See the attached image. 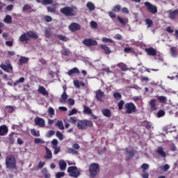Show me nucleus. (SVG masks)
<instances>
[{
  "instance_id": "nucleus-2",
  "label": "nucleus",
  "mask_w": 178,
  "mask_h": 178,
  "mask_svg": "<svg viewBox=\"0 0 178 178\" xmlns=\"http://www.w3.org/2000/svg\"><path fill=\"white\" fill-rule=\"evenodd\" d=\"M92 121L88 120H81L77 122L76 127L79 130H86L88 127H92Z\"/></svg>"
},
{
  "instance_id": "nucleus-17",
  "label": "nucleus",
  "mask_w": 178,
  "mask_h": 178,
  "mask_svg": "<svg viewBox=\"0 0 178 178\" xmlns=\"http://www.w3.org/2000/svg\"><path fill=\"white\" fill-rule=\"evenodd\" d=\"M68 97L69 96L67 95V93H66V89H64V91L61 95V97L60 99V102L61 104H66V100L67 99Z\"/></svg>"
},
{
  "instance_id": "nucleus-7",
  "label": "nucleus",
  "mask_w": 178,
  "mask_h": 178,
  "mask_svg": "<svg viewBox=\"0 0 178 178\" xmlns=\"http://www.w3.org/2000/svg\"><path fill=\"white\" fill-rule=\"evenodd\" d=\"M60 13L65 15V16H76L74 12L73 8L70 6H65L60 9Z\"/></svg>"
},
{
  "instance_id": "nucleus-1",
  "label": "nucleus",
  "mask_w": 178,
  "mask_h": 178,
  "mask_svg": "<svg viewBox=\"0 0 178 178\" xmlns=\"http://www.w3.org/2000/svg\"><path fill=\"white\" fill-rule=\"evenodd\" d=\"M30 38L38 40V35H37V33L35 31H29L28 32L22 34L19 36V40L20 42H26V44H28L29 41H30Z\"/></svg>"
},
{
  "instance_id": "nucleus-38",
  "label": "nucleus",
  "mask_w": 178,
  "mask_h": 178,
  "mask_svg": "<svg viewBox=\"0 0 178 178\" xmlns=\"http://www.w3.org/2000/svg\"><path fill=\"white\" fill-rule=\"evenodd\" d=\"M102 41L103 42H107V43H108V44H114V43H115V41H113V40L109 39V38H103L102 39Z\"/></svg>"
},
{
  "instance_id": "nucleus-43",
  "label": "nucleus",
  "mask_w": 178,
  "mask_h": 178,
  "mask_svg": "<svg viewBox=\"0 0 178 178\" xmlns=\"http://www.w3.org/2000/svg\"><path fill=\"white\" fill-rule=\"evenodd\" d=\"M61 54L64 56H69V55H70V51H69V50H67V49H64L61 51Z\"/></svg>"
},
{
  "instance_id": "nucleus-45",
  "label": "nucleus",
  "mask_w": 178,
  "mask_h": 178,
  "mask_svg": "<svg viewBox=\"0 0 178 178\" xmlns=\"http://www.w3.org/2000/svg\"><path fill=\"white\" fill-rule=\"evenodd\" d=\"M113 97L115 98V99H122V94L115 92L113 93Z\"/></svg>"
},
{
  "instance_id": "nucleus-48",
  "label": "nucleus",
  "mask_w": 178,
  "mask_h": 178,
  "mask_svg": "<svg viewBox=\"0 0 178 178\" xmlns=\"http://www.w3.org/2000/svg\"><path fill=\"white\" fill-rule=\"evenodd\" d=\"M123 105H124V101L120 100L118 103V109L119 111H122L123 109Z\"/></svg>"
},
{
  "instance_id": "nucleus-56",
  "label": "nucleus",
  "mask_w": 178,
  "mask_h": 178,
  "mask_svg": "<svg viewBox=\"0 0 178 178\" xmlns=\"http://www.w3.org/2000/svg\"><path fill=\"white\" fill-rule=\"evenodd\" d=\"M35 144H44V140L41 138H36L34 140Z\"/></svg>"
},
{
  "instance_id": "nucleus-36",
  "label": "nucleus",
  "mask_w": 178,
  "mask_h": 178,
  "mask_svg": "<svg viewBox=\"0 0 178 178\" xmlns=\"http://www.w3.org/2000/svg\"><path fill=\"white\" fill-rule=\"evenodd\" d=\"M77 117H70L68 120V122L72 123V124H76V123H77Z\"/></svg>"
},
{
  "instance_id": "nucleus-52",
  "label": "nucleus",
  "mask_w": 178,
  "mask_h": 178,
  "mask_svg": "<svg viewBox=\"0 0 178 178\" xmlns=\"http://www.w3.org/2000/svg\"><path fill=\"white\" fill-rule=\"evenodd\" d=\"M162 116H165V111L160 110L157 113V118H162Z\"/></svg>"
},
{
  "instance_id": "nucleus-20",
  "label": "nucleus",
  "mask_w": 178,
  "mask_h": 178,
  "mask_svg": "<svg viewBox=\"0 0 178 178\" xmlns=\"http://www.w3.org/2000/svg\"><path fill=\"white\" fill-rule=\"evenodd\" d=\"M151 111H156V99H152L149 102Z\"/></svg>"
},
{
  "instance_id": "nucleus-28",
  "label": "nucleus",
  "mask_w": 178,
  "mask_h": 178,
  "mask_svg": "<svg viewBox=\"0 0 178 178\" xmlns=\"http://www.w3.org/2000/svg\"><path fill=\"white\" fill-rule=\"evenodd\" d=\"M46 149V155L44 156L45 159H51L52 158V152L51 149H48V147H45Z\"/></svg>"
},
{
  "instance_id": "nucleus-27",
  "label": "nucleus",
  "mask_w": 178,
  "mask_h": 178,
  "mask_svg": "<svg viewBox=\"0 0 178 178\" xmlns=\"http://www.w3.org/2000/svg\"><path fill=\"white\" fill-rule=\"evenodd\" d=\"M86 8H88V9L89 10H90L91 12L95 10V4H94V3L91 2V1H88L86 3Z\"/></svg>"
},
{
  "instance_id": "nucleus-57",
  "label": "nucleus",
  "mask_w": 178,
  "mask_h": 178,
  "mask_svg": "<svg viewBox=\"0 0 178 178\" xmlns=\"http://www.w3.org/2000/svg\"><path fill=\"white\" fill-rule=\"evenodd\" d=\"M48 12H51V13H55L56 12V8L55 7H47Z\"/></svg>"
},
{
  "instance_id": "nucleus-13",
  "label": "nucleus",
  "mask_w": 178,
  "mask_h": 178,
  "mask_svg": "<svg viewBox=\"0 0 178 178\" xmlns=\"http://www.w3.org/2000/svg\"><path fill=\"white\" fill-rule=\"evenodd\" d=\"M81 26H80V24H79L78 23H76V22H72L69 26V29L72 33H74V31H79V30H81Z\"/></svg>"
},
{
  "instance_id": "nucleus-30",
  "label": "nucleus",
  "mask_w": 178,
  "mask_h": 178,
  "mask_svg": "<svg viewBox=\"0 0 178 178\" xmlns=\"http://www.w3.org/2000/svg\"><path fill=\"white\" fill-rule=\"evenodd\" d=\"M157 153L159 154L163 158H165V156H166V153L165 152V151H163V147H159L157 148Z\"/></svg>"
},
{
  "instance_id": "nucleus-4",
  "label": "nucleus",
  "mask_w": 178,
  "mask_h": 178,
  "mask_svg": "<svg viewBox=\"0 0 178 178\" xmlns=\"http://www.w3.org/2000/svg\"><path fill=\"white\" fill-rule=\"evenodd\" d=\"M124 109L128 115H131V113H136L137 112V107H136V104L133 102L126 103L124 106Z\"/></svg>"
},
{
  "instance_id": "nucleus-6",
  "label": "nucleus",
  "mask_w": 178,
  "mask_h": 178,
  "mask_svg": "<svg viewBox=\"0 0 178 178\" xmlns=\"http://www.w3.org/2000/svg\"><path fill=\"white\" fill-rule=\"evenodd\" d=\"M70 177L77 178L81 175L76 166H70L67 170Z\"/></svg>"
},
{
  "instance_id": "nucleus-3",
  "label": "nucleus",
  "mask_w": 178,
  "mask_h": 178,
  "mask_svg": "<svg viewBox=\"0 0 178 178\" xmlns=\"http://www.w3.org/2000/svg\"><path fill=\"white\" fill-rule=\"evenodd\" d=\"M6 166L8 169H16V157L15 155L10 154L6 157Z\"/></svg>"
},
{
  "instance_id": "nucleus-49",
  "label": "nucleus",
  "mask_w": 178,
  "mask_h": 178,
  "mask_svg": "<svg viewBox=\"0 0 178 178\" xmlns=\"http://www.w3.org/2000/svg\"><path fill=\"white\" fill-rule=\"evenodd\" d=\"M120 9H122V6L116 5L113 8V12H120Z\"/></svg>"
},
{
  "instance_id": "nucleus-8",
  "label": "nucleus",
  "mask_w": 178,
  "mask_h": 178,
  "mask_svg": "<svg viewBox=\"0 0 178 178\" xmlns=\"http://www.w3.org/2000/svg\"><path fill=\"white\" fill-rule=\"evenodd\" d=\"M144 5L146 6L147 10L149 12V13H152V15L158 13V8L156 6H154L149 1H145Z\"/></svg>"
},
{
  "instance_id": "nucleus-12",
  "label": "nucleus",
  "mask_w": 178,
  "mask_h": 178,
  "mask_svg": "<svg viewBox=\"0 0 178 178\" xmlns=\"http://www.w3.org/2000/svg\"><path fill=\"white\" fill-rule=\"evenodd\" d=\"M34 123L35 126H38L39 127H45V120L40 117L35 118Z\"/></svg>"
},
{
  "instance_id": "nucleus-22",
  "label": "nucleus",
  "mask_w": 178,
  "mask_h": 178,
  "mask_svg": "<svg viewBox=\"0 0 178 178\" xmlns=\"http://www.w3.org/2000/svg\"><path fill=\"white\" fill-rule=\"evenodd\" d=\"M117 19L119 22V23H120V24H122V26H126L127 24V23H129V19L127 18H122L120 16H118Z\"/></svg>"
},
{
  "instance_id": "nucleus-46",
  "label": "nucleus",
  "mask_w": 178,
  "mask_h": 178,
  "mask_svg": "<svg viewBox=\"0 0 178 178\" xmlns=\"http://www.w3.org/2000/svg\"><path fill=\"white\" fill-rule=\"evenodd\" d=\"M52 136H55V131L52 130L48 131V132L47 133L46 137L49 138L50 137H52Z\"/></svg>"
},
{
  "instance_id": "nucleus-54",
  "label": "nucleus",
  "mask_w": 178,
  "mask_h": 178,
  "mask_svg": "<svg viewBox=\"0 0 178 178\" xmlns=\"http://www.w3.org/2000/svg\"><path fill=\"white\" fill-rule=\"evenodd\" d=\"M65 177V172H58L56 175V178H60Z\"/></svg>"
},
{
  "instance_id": "nucleus-5",
  "label": "nucleus",
  "mask_w": 178,
  "mask_h": 178,
  "mask_svg": "<svg viewBox=\"0 0 178 178\" xmlns=\"http://www.w3.org/2000/svg\"><path fill=\"white\" fill-rule=\"evenodd\" d=\"M89 172L90 177L94 178L95 176L99 173V164L97 163H93L89 166Z\"/></svg>"
},
{
  "instance_id": "nucleus-21",
  "label": "nucleus",
  "mask_w": 178,
  "mask_h": 178,
  "mask_svg": "<svg viewBox=\"0 0 178 178\" xmlns=\"http://www.w3.org/2000/svg\"><path fill=\"white\" fill-rule=\"evenodd\" d=\"M58 165H59V168L61 170H66L67 164L66 163V161H65V160H60L58 161Z\"/></svg>"
},
{
  "instance_id": "nucleus-23",
  "label": "nucleus",
  "mask_w": 178,
  "mask_h": 178,
  "mask_svg": "<svg viewBox=\"0 0 178 178\" xmlns=\"http://www.w3.org/2000/svg\"><path fill=\"white\" fill-rule=\"evenodd\" d=\"M79 73H80V70H79V68H77L76 67L72 68V70H70L67 72L68 76H73V74H79Z\"/></svg>"
},
{
  "instance_id": "nucleus-42",
  "label": "nucleus",
  "mask_w": 178,
  "mask_h": 178,
  "mask_svg": "<svg viewBox=\"0 0 178 178\" xmlns=\"http://www.w3.org/2000/svg\"><path fill=\"white\" fill-rule=\"evenodd\" d=\"M44 34L47 38H51V29H46L44 31Z\"/></svg>"
},
{
  "instance_id": "nucleus-60",
  "label": "nucleus",
  "mask_w": 178,
  "mask_h": 178,
  "mask_svg": "<svg viewBox=\"0 0 178 178\" xmlns=\"http://www.w3.org/2000/svg\"><path fill=\"white\" fill-rule=\"evenodd\" d=\"M51 145L53 147V148L54 147H58V140L57 139H53L51 141Z\"/></svg>"
},
{
  "instance_id": "nucleus-55",
  "label": "nucleus",
  "mask_w": 178,
  "mask_h": 178,
  "mask_svg": "<svg viewBox=\"0 0 178 178\" xmlns=\"http://www.w3.org/2000/svg\"><path fill=\"white\" fill-rule=\"evenodd\" d=\"M44 20H45L47 23H50V22H52V17L49 15H45L44 17Z\"/></svg>"
},
{
  "instance_id": "nucleus-16",
  "label": "nucleus",
  "mask_w": 178,
  "mask_h": 178,
  "mask_svg": "<svg viewBox=\"0 0 178 178\" xmlns=\"http://www.w3.org/2000/svg\"><path fill=\"white\" fill-rule=\"evenodd\" d=\"M8 131H9V129L6 125L0 126V136H6Z\"/></svg>"
},
{
  "instance_id": "nucleus-64",
  "label": "nucleus",
  "mask_w": 178,
  "mask_h": 178,
  "mask_svg": "<svg viewBox=\"0 0 178 178\" xmlns=\"http://www.w3.org/2000/svg\"><path fill=\"white\" fill-rule=\"evenodd\" d=\"M143 178H149V174L148 172H144L141 174Z\"/></svg>"
},
{
  "instance_id": "nucleus-32",
  "label": "nucleus",
  "mask_w": 178,
  "mask_h": 178,
  "mask_svg": "<svg viewBox=\"0 0 178 178\" xmlns=\"http://www.w3.org/2000/svg\"><path fill=\"white\" fill-rule=\"evenodd\" d=\"M170 54L172 56H174V57L177 56V49L175 47H170Z\"/></svg>"
},
{
  "instance_id": "nucleus-10",
  "label": "nucleus",
  "mask_w": 178,
  "mask_h": 178,
  "mask_svg": "<svg viewBox=\"0 0 178 178\" xmlns=\"http://www.w3.org/2000/svg\"><path fill=\"white\" fill-rule=\"evenodd\" d=\"M6 63L7 65L1 64L0 65L1 69L4 70V72H6L7 73H9V72H12V70H13V67L12 66V64H10L9 60H7Z\"/></svg>"
},
{
  "instance_id": "nucleus-50",
  "label": "nucleus",
  "mask_w": 178,
  "mask_h": 178,
  "mask_svg": "<svg viewBox=\"0 0 178 178\" xmlns=\"http://www.w3.org/2000/svg\"><path fill=\"white\" fill-rule=\"evenodd\" d=\"M48 113H49V115H51V116H54V115H55V110L54 109V108L49 107Z\"/></svg>"
},
{
  "instance_id": "nucleus-53",
  "label": "nucleus",
  "mask_w": 178,
  "mask_h": 178,
  "mask_svg": "<svg viewBox=\"0 0 178 178\" xmlns=\"http://www.w3.org/2000/svg\"><path fill=\"white\" fill-rule=\"evenodd\" d=\"M141 168L143 169V172H145V170H148L149 168V165L147 164V163H143L141 165Z\"/></svg>"
},
{
  "instance_id": "nucleus-31",
  "label": "nucleus",
  "mask_w": 178,
  "mask_h": 178,
  "mask_svg": "<svg viewBox=\"0 0 178 178\" xmlns=\"http://www.w3.org/2000/svg\"><path fill=\"white\" fill-rule=\"evenodd\" d=\"M157 99L161 104H166L168 99L165 96H156Z\"/></svg>"
},
{
  "instance_id": "nucleus-33",
  "label": "nucleus",
  "mask_w": 178,
  "mask_h": 178,
  "mask_svg": "<svg viewBox=\"0 0 178 178\" xmlns=\"http://www.w3.org/2000/svg\"><path fill=\"white\" fill-rule=\"evenodd\" d=\"M145 24L147 26V28L149 29V27H152V26H154V22L152 21V19L147 18L145 19Z\"/></svg>"
},
{
  "instance_id": "nucleus-29",
  "label": "nucleus",
  "mask_w": 178,
  "mask_h": 178,
  "mask_svg": "<svg viewBox=\"0 0 178 178\" xmlns=\"http://www.w3.org/2000/svg\"><path fill=\"white\" fill-rule=\"evenodd\" d=\"M83 113H86V115H92V110L87 106H83Z\"/></svg>"
},
{
  "instance_id": "nucleus-40",
  "label": "nucleus",
  "mask_w": 178,
  "mask_h": 178,
  "mask_svg": "<svg viewBox=\"0 0 178 178\" xmlns=\"http://www.w3.org/2000/svg\"><path fill=\"white\" fill-rule=\"evenodd\" d=\"M56 136L60 140V141H62L63 140V134H62V132L57 131Z\"/></svg>"
},
{
  "instance_id": "nucleus-19",
  "label": "nucleus",
  "mask_w": 178,
  "mask_h": 178,
  "mask_svg": "<svg viewBox=\"0 0 178 178\" xmlns=\"http://www.w3.org/2000/svg\"><path fill=\"white\" fill-rule=\"evenodd\" d=\"M38 94H42V95H49V93L48 91H47V89L44 86H40L38 90Z\"/></svg>"
},
{
  "instance_id": "nucleus-61",
  "label": "nucleus",
  "mask_w": 178,
  "mask_h": 178,
  "mask_svg": "<svg viewBox=\"0 0 178 178\" xmlns=\"http://www.w3.org/2000/svg\"><path fill=\"white\" fill-rule=\"evenodd\" d=\"M30 9H31V6L29 4H25L23 7L24 12H25V10H30Z\"/></svg>"
},
{
  "instance_id": "nucleus-34",
  "label": "nucleus",
  "mask_w": 178,
  "mask_h": 178,
  "mask_svg": "<svg viewBox=\"0 0 178 178\" xmlns=\"http://www.w3.org/2000/svg\"><path fill=\"white\" fill-rule=\"evenodd\" d=\"M13 136H15L14 133H11L8 136V141H9L10 144H11V145L15 144V138L13 137Z\"/></svg>"
},
{
  "instance_id": "nucleus-39",
  "label": "nucleus",
  "mask_w": 178,
  "mask_h": 178,
  "mask_svg": "<svg viewBox=\"0 0 178 178\" xmlns=\"http://www.w3.org/2000/svg\"><path fill=\"white\" fill-rule=\"evenodd\" d=\"M56 124L60 130H65V126H63L62 120H58Z\"/></svg>"
},
{
  "instance_id": "nucleus-37",
  "label": "nucleus",
  "mask_w": 178,
  "mask_h": 178,
  "mask_svg": "<svg viewBox=\"0 0 178 178\" xmlns=\"http://www.w3.org/2000/svg\"><path fill=\"white\" fill-rule=\"evenodd\" d=\"M24 81H25L24 77H20L19 80L15 81L13 84L15 87H16V86H19L20 83H24Z\"/></svg>"
},
{
  "instance_id": "nucleus-24",
  "label": "nucleus",
  "mask_w": 178,
  "mask_h": 178,
  "mask_svg": "<svg viewBox=\"0 0 178 178\" xmlns=\"http://www.w3.org/2000/svg\"><path fill=\"white\" fill-rule=\"evenodd\" d=\"M100 48H102V49H104L106 55H109V54H112V51L111 50L109 47L106 46V44H100Z\"/></svg>"
},
{
  "instance_id": "nucleus-26",
  "label": "nucleus",
  "mask_w": 178,
  "mask_h": 178,
  "mask_svg": "<svg viewBox=\"0 0 178 178\" xmlns=\"http://www.w3.org/2000/svg\"><path fill=\"white\" fill-rule=\"evenodd\" d=\"M117 67H119L122 72H127L129 70V68L127 67V65L123 63H120L117 65Z\"/></svg>"
},
{
  "instance_id": "nucleus-25",
  "label": "nucleus",
  "mask_w": 178,
  "mask_h": 178,
  "mask_svg": "<svg viewBox=\"0 0 178 178\" xmlns=\"http://www.w3.org/2000/svg\"><path fill=\"white\" fill-rule=\"evenodd\" d=\"M28 62H29V58L22 56L18 61V65L19 66H23L24 63H27Z\"/></svg>"
},
{
  "instance_id": "nucleus-58",
  "label": "nucleus",
  "mask_w": 178,
  "mask_h": 178,
  "mask_svg": "<svg viewBox=\"0 0 178 178\" xmlns=\"http://www.w3.org/2000/svg\"><path fill=\"white\" fill-rule=\"evenodd\" d=\"M31 133L34 137H40V134H38L35 129H31Z\"/></svg>"
},
{
  "instance_id": "nucleus-14",
  "label": "nucleus",
  "mask_w": 178,
  "mask_h": 178,
  "mask_svg": "<svg viewBox=\"0 0 178 178\" xmlns=\"http://www.w3.org/2000/svg\"><path fill=\"white\" fill-rule=\"evenodd\" d=\"M145 51L149 56H156V50L154 49L153 47H149L147 49H145Z\"/></svg>"
},
{
  "instance_id": "nucleus-9",
  "label": "nucleus",
  "mask_w": 178,
  "mask_h": 178,
  "mask_svg": "<svg viewBox=\"0 0 178 178\" xmlns=\"http://www.w3.org/2000/svg\"><path fill=\"white\" fill-rule=\"evenodd\" d=\"M83 44L86 47H95L98 45V42L91 38H86L83 40Z\"/></svg>"
},
{
  "instance_id": "nucleus-59",
  "label": "nucleus",
  "mask_w": 178,
  "mask_h": 178,
  "mask_svg": "<svg viewBox=\"0 0 178 178\" xmlns=\"http://www.w3.org/2000/svg\"><path fill=\"white\" fill-rule=\"evenodd\" d=\"M6 108H8V113H13L15 112V108L12 106H6Z\"/></svg>"
},
{
  "instance_id": "nucleus-51",
  "label": "nucleus",
  "mask_w": 178,
  "mask_h": 178,
  "mask_svg": "<svg viewBox=\"0 0 178 178\" xmlns=\"http://www.w3.org/2000/svg\"><path fill=\"white\" fill-rule=\"evenodd\" d=\"M53 149H54V155H58V154H59V152H60V147L56 146L54 147H53Z\"/></svg>"
},
{
  "instance_id": "nucleus-44",
  "label": "nucleus",
  "mask_w": 178,
  "mask_h": 178,
  "mask_svg": "<svg viewBox=\"0 0 178 178\" xmlns=\"http://www.w3.org/2000/svg\"><path fill=\"white\" fill-rule=\"evenodd\" d=\"M42 5H51L54 3V0H42Z\"/></svg>"
},
{
  "instance_id": "nucleus-63",
  "label": "nucleus",
  "mask_w": 178,
  "mask_h": 178,
  "mask_svg": "<svg viewBox=\"0 0 178 178\" xmlns=\"http://www.w3.org/2000/svg\"><path fill=\"white\" fill-rule=\"evenodd\" d=\"M75 113H77V110L76 108H73L69 112L68 116H72V115H75Z\"/></svg>"
},
{
  "instance_id": "nucleus-18",
  "label": "nucleus",
  "mask_w": 178,
  "mask_h": 178,
  "mask_svg": "<svg viewBox=\"0 0 178 178\" xmlns=\"http://www.w3.org/2000/svg\"><path fill=\"white\" fill-rule=\"evenodd\" d=\"M102 113L105 118H111V116H112V111H111L109 108H103Z\"/></svg>"
},
{
  "instance_id": "nucleus-41",
  "label": "nucleus",
  "mask_w": 178,
  "mask_h": 178,
  "mask_svg": "<svg viewBox=\"0 0 178 178\" xmlns=\"http://www.w3.org/2000/svg\"><path fill=\"white\" fill-rule=\"evenodd\" d=\"M67 153L73 154V155H77V154H79V152H77V150H75L73 148H68Z\"/></svg>"
},
{
  "instance_id": "nucleus-62",
  "label": "nucleus",
  "mask_w": 178,
  "mask_h": 178,
  "mask_svg": "<svg viewBox=\"0 0 178 178\" xmlns=\"http://www.w3.org/2000/svg\"><path fill=\"white\" fill-rule=\"evenodd\" d=\"M90 26L92 29H97V27H98V24L95 21H92L90 22Z\"/></svg>"
},
{
  "instance_id": "nucleus-47",
  "label": "nucleus",
  "mask_w": 178,
  "mask_h": 178,
  "mask_svg": "<svg viewBox=\"0 0 178 178\" xmlns=\"http://www.w3.org/2000/svg\"><path fill=\"white\" fill-rule=\"evenodd\" d=\"M57 38H58V40H60V41H67V39L66 38V36H64L63 35H57Z\"/></svg>"
},
{
  "instance_id": "nucleus-11",
  "label": "nucleus",
  "mask_w": 178,
  "mask_h": 178,
  "mask_svg": "<svg viewBox=\"0 0 178 178\" xmlns=\"http://www.w3.org/2000/svg\"><path fill=\"white\" fill-rule=\"evenodd\" d=\"M104 97H105V92H104L101 89H99L95 92V98L99 102H105Z\"/></svg>"
},
{
  "instance_id": "nucleus-35",
  "label": "nucleus",
  "mask_w": 178,
  "mask_h": 178,
  "mask_svg": "<svg viewBox=\"0 0 178 178\" xmlns=\"http://www.w3.org/2000/svg\"><path fill=\"white\" fill-rule=\"evenodd\" d=\"M4 23H7L8 24H10L12 23V16L6 15L3 20Z\"/></svg>"
},
{
  "instance_id": "nucleus-15",
  "label": "nucleus",
  "mask_w": 178,
  "mask_h": 178,
  "mask_svg": "<svg viewBox=\"0 0 178 178\" xmlns=\"http://www.w3.org/2000/svg\"><path fill=\"white\" fill-rule=\"evenodd\" d=\"M178 16V10H174L172 11H170L168 14L169 19H172V20H175Z\"/></svg>"
}]
</instances>
